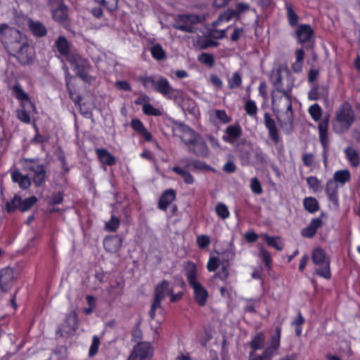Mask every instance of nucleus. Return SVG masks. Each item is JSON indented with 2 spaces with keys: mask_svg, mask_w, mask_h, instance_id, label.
Here are the masks:
<instances>
[{
  "mask_svg": "<svg viewBox=\"0 0 360 360\" xmlns=\"http://www.w3.org/2000/svg\"><path fill=\"white\" fill-rule=\"evenodd\" d=\"M0 40L8 54L15 58L19 63L25 65L32 63L34 48L30 44L27 36L18 29L6 23L1 24Z\"/></svg>",
  "mask_w": 360,
  "mask_h": 360,
  "instance_id": "nucleus-1",
  "label": "nucleus"
},
{
  "mask_svg": "<svg viewBox=\"0 0 360 360\" xmlns=\"http://www.w3.org/2000/svg\"><path fill=\"white\" fill-rule=\"evenodd\" d=\"M290 91H272L271 108L282 130L290 134L294 129V112Z\"/></svg>",
  "mask_w": 360,
  "mask_h": 360,
  "instance_id": "nucleus-2",
  "label": "nucleus"
},
{
  "mask_svg": "<svg viewBox=\"0 0 360 360\" xmlns=\"http://www.w3.org/2000/svg\"><path fill=\"white\" fill-rule=\"evenodd\" d=\"M187 281L193 291V300L199 307H205L208 301L209 293L205 286L198 281L197 277V267L192 262H187L185 264Z\"/></svg>",
  "mask_w": 360,
  "mask_h": 360,
  "instance_id": "nucleus-3",
  "label": "nucleus"
},
{
  "mask_svg": "<svg viewBox=\"0 0 360 360\" xmlns=\"http://www.w3.org/2000/svg\"><path fill=\"white\" fill-rule=\"evenodd\" d=\"M355 120V113L350 103L345 102L335 112L332 122L333 129L336 134H344L348 131Z\"/></svg>",
  "mask_w": 360,
  "mask_h": 360,
  "instance_id": "nucleus-4",
  "label": "nucleus"
},
{
  "mask_svg": "<svg viewBox=\"0 0 360 360\" xmlns=\"http://www.w3.org/2000/svg\"><path fill=\"white\" fill-rule=\"evenodd\" d=\"M311 259L313 263L316 266L315 268V274L326 279L330 278V260L326 252L321 248H316L312 250Z\"/></svg>",
  "mask_w": 360,
  "mask_h": 360,
  "instance_id": "nucleus-5",
  "label": "nucleus"
},
{
  "mask_svg": "<svg viewBox=\"0 0 360 360\" xmlns=\"http://www.w3.org/2000/svg\"><path fill=\"white\" fill-rule=\"evenodd\" d=\"M65 60L70 65L72 70L76 72L77 75L83 81L86 82L91 81V77L86 72L89 63L79 53L73 51Z\"/></svg>",
  "mask_w": 360,
  "mask_h": 360,
  "instance_id": "nucleus-6",
  "label": "nucleus"
},
{
  "mask_svg": "<svg viewBox=\"0 0 360 360\" xmlns=\"http://www.w3.org/2000/svg\"><path fill=\"white\" fill-rule=\"evenodd\" d=\"M172 131L173 136L180 138L188 148L200 136L189 126L180 122H174Z\"/></svg>",
  "mask_w": 360,
  "mask_h": 360,
  "instance_id": "nucleus-7",
  "label": "nucleus"
},
{
  "mask_svg": "<svg viewBox=\"0 0 360 360\" xmlns=\"http://www.w3.org/2000/svg\"><path fill=\"white\" fill-rule=\"evenodd\" d=\"M170 290V283L166 280L162 281L155 287L153 302L149 311L150 317L152 319H154L155 316L156 309L161 308V302L165 298L167 295H169Z\"/></svg>",
  "mask_w": 360,
  "mask_h": 360,
  "instance_id": "nucleus-8",
  "label": "nucleus"
},
{
  "mask_svg": "<svg viewBox=\"0 0 360 360\" xmlns=\"http://www.w3.org/2000/svg\"><path fill=\"white\" fill-rule=\"evenodd\" d=\"M48 6L55 22L65 24L68 21V8L62 0H49Z\"/></svg>",
  "mask_w": 360,
  "mask_h": 360,
  "instance_id": "nucleus-9",
  "label": "nucleus"
},
{
  "mask_svg": "<svg viewBox=\"0 0 360 360\" xmlns=\"http://www.w3.org/2000/svg\"><path fill=\"white\" fill-rule=\"evenodd\" d=\"M294 32V37L298 44L302 45L311 44L314 45V30L309 24H300L297 26Z\"/></svg>",
  "mask_w": 360,
  "mask_h": 360,
  "instance_id": "nucleus-10",
  "label": "nucleus"
},
{
  "mask_svg": "<svg viewBox=\"0 0 360 360\" xmlns=\"http://www.w3.org/2000/svg\"><path fill=\"white\" fill-rule=\"evenodd\" d=\"M165 96L173 98L174 101L179 105L183 110L191 112L194 110L195 101L188 98L185 91H161Z\"/></svg>",
  "mask_w": 360,
  "mask_h": 360,
  "instance_id": "nucleus-11",
  "label": "nucleus"
},
{
  "mask_svg": "<svg viewBox=\"0 0 360 360\" xmlns=\"http://www.w3.org/2000/svg\"><path fill=\"white\" fill-rule=\"evenodd\" d=\"M329 116L325 117L318 124L319 136L320 143L323 147V158L325 164L327 162L328 150L330 141L328 138Z\"/></svg>",
  "mask_w": 360,
  "mask_h": 360,
  "instance_id": "nucleus-12",
  "label": "nucleus"
},
{
  "mask_svg": "<svg viewBox=\"0 0 360 360\" xmlns=\"http://www.w3.org/2000/svg\"><path fill=\"white\" fill-rule=\"evenodd\" d=\"M281 325H279L271 333L268 345L263 351L264 356L272 358L276 354L281 345Z\"/></svg>",
  "mask_w": 360,
  "mask_h": 360,
  "instance_id": "nucleus-13",
  "label": "nucleus"
},
{
  "mask_svg": "<svg viewBox=\"0 0 360 360\" xmlns=\"http://www.w3.org/2000/svg\"><path fill=\"white\" fill-rule=\"evenodd\" d=\"M78 329V315L75 311L68 314L64 321L59 326L61 335H72Z\"/></svg>",
  "mask_w": 360,
  "mask_h": 360,
  "instance_id": "nucleus-14",
  "label": "nucleus"
},
{
  "mask_svg": "<svg viewBox=\"0 0 360 360\" xmlns=\"http://www.w3.org/2000/svg\"><path fill=\"white\" fill-rule=\"evenodd\" d=\"M178 20L174 24V27L178 30L193 33L194 28L192 23H195L198 20L197 15L180 14L177 16Z\"/></svg>",
  "mask_w": 360,
  "mask_h": 360,
  "instance_id": "nucleus-15",
  "label": "nucleus"
},
{
  "mask_svg": "<svg viewBox=\"0 0 360 360\" xmlns=\"http://www.w3.org/2000/svg\"><path fill=\"white\" fill-rule=\"evenodd\" d=\"M53 51L58 53V57L62 61L66 59L73 51H71L70 44L63 35H60L54 42Z\"/></svg>",
  "mask_w": 360,
  "mask_h": 360,
  "instance_id": "nucleus-16",
  "label": "nucleus"
},
{
  "mask_svg": "<svg viewBox=\"0 0 360 360\" xmlns=\"http://www.w3.org/2000/svg\"><path fill=\"white\" fill-rule=\"evenodd\" d=\"M153 355V349L148 342H141L136 345L128 360H143Z\"/></svg>",
  "mask_w": 360,
  "mask_h": 360,
  "instance_id": "nucleus-17",
  "label": "nucleus"
},
{
  "mask_svg": "<svg viewBox=\"0 0 360 360\" xmlns=\"http://www.w3.org/2000/svg\"><path fill=\"white\" fill-rule=\"evenodd\" d=\"M188 152L200 158H207L210 155L209 148L201 135L188 148Z\"/></svg>",
  "mask_w": 360,
  "mask_h": 360,
  "instance_id": "nucleus-18",
  "label": "nucleus"
},
{
  "mask_svg": "<svg viewBox=\"0 0 360 360\" xmlns=\"http://www.w3.org/2000/svg\"><path fill=\"white\" fill-rule=\"evenodd\" d=\"M27 25L29 31L35 38H43L47 35L48 29L46 25L39 20H35L32 18H28L27 19Z\"/></svg>",
  "mask_w": 360,
  "mask_h": 360,
  "instance_id": "nucleus-19",
  "label": "nucleus"
},
{
  "mask_svg": "<svg viewBox=\"0 0 360 360\" xmlns=\"http://www.w3.org/2000/svg\"><path fill=\"white\" fill-rule=\"evenodd\" d=\"M243 134V129L238 123L228 126L222 136L226 143L233 144Z\"/></svg>",
  "mask_w": 360,
  "mask_h": 360,
  "instance_id": "nucleus-20",
  "label": "nucleus"
},
{
  "mask_svg": "<svg viewBox=\"0 0 360 360\" xmlns=\"http://www.w3.org/2000/svg\"><path fill=\"white\" fill-rule=\"evenodd\" d=\"M264 122L266 128L268 129L270 139L275 144H278L281 139L275 120L271 117L269 113L265 112L264 115Z\"/></svg>",
  "mask_w": 360,
  "mask_h": 360,
  "instance_id": "nucleus-21",
  "label": "nucleus"
},
{
  "mask_svg": "<svg viewBox=\"0 0 360 360\" xmlns=\"http://www.w3.org/2000/svg\"><path fill=\"white\" fill-rule=\"evenodd\" d=\"M14 281V273L9 267L0 271V288L3 292H8L12 287Z\"/></svg>",
  "mask_w": 360,
  "mask_h": 360,
  "instance_id": "nucleus-22",
  "label": "nucleus"
},
{
  "mask_svg": "<svg viewBox=\"0 0 360 360\" xmlns=\"http://www.w3.org/2000/svg\"><path fill=\"white\" fill-rule=\"evenodd\" d=\"M69 95L75 104L79 106L82 114L85 116L91 115V110L86 107L87 102L84 101L85 98L79 94V91H69Z\"/></svg>",
  "mask_w": 360,
  "mask_h": 360,
  "instance_id": "nucleus-23",
  "label": "nucleus"
},
{
  "mask_svg": "<svg viewBox=\"0 0 360 360\" xmlns=\"http://www.w3.org/2000/svg\"><path fill=\"white\" fill-rule=\"evenodd\" d=\"M285 10L287 20L290 27L295 28L298 26L300 17L294 9L293 4L290 1L285 2Z\"/></svg>",
  "mask_w": 360,
  "mask_h": 360,
  "instance_id": "nucleus-24",
  "label": "nucleus"
},
{
  "mask_svg": "<svg viewBox=\"0 0 360 360\" xmlns=\"http://www.w3.org/2000/svg\"><path fill=\"white\" fill-rule=\"evenodd\" d=\"M322 224L323 221L320 218L313 219L307 227L302 229V236L307 238H313L315 236L318 229L322 226Z\"/></svg>",
  "mask_w": 360,
  "mask_h": 360,
  "instance_id": "nucleus-25",
  "label": "nucleus"
},
{
  "mask_svg": "<svg viewBox=\"0 0 360 360\" xmlns=\"http://www.w3.org/2000/svg\"><path fill=\"white\" fill-rule=\"evenodd\" d=\"M11 179L13 182L18 183L19 187L23 190L28 188L32 184L31 179L28 175H23L18 169L11 172Z\"/></svg>",
  "mask_w": 360,
  "mask_h": 360,
  "instance_id": "nucleus-26",
  "label": "nucleus"
},
{
  "mask_svg": "<svg viewBox=\"0 0 360 360\" xmlns=\"http://www.w3.org/2000/svg\"><path fill=\"white\" fill-rule=\"evenodd\" d=\"M175 191L173 189H167L160 198L158 208L162 211H166L168 206L175 200Z\"/></svg>",
  "mask_w": 360,
  "mask_h": 360,
  "instance_id": "nucleus-27",
  "label": "nucleus"
},
{
  "mask_svg": "<svg viewBox=\"0 0 360 360\" xmlns=\"http://www.w3.org/2000/svg\"><path fill=\"white\" fill-rule=\"evenodd\" d=\"M14 96L20 101L21 108L37 113L34 103L25 91H15Z\"/></svg>",
  "mask_w": 360,
  "mask_h": 360,
  "instance_id": "nucleus-28",
  "label": "nucleus"
},
{
  "mask_svg": "<svg viewBox=\"0 0 360 360\" xmlns=\"http://www.w3.org/2000/svg\"><path fill=\"white\" fill-rule=\"evenodd\" d=\"M96 154L100 162L108 166H113L116 163L115 158L105 148H96Z\"/></svg>",
  "mask_w": 360,
  "mask_h": 360,
  "instance_id": "nucleus-29",
  "label": "nucleus"
},
{
  "mask_svg": "<svg viewBox=\"0 0 360 360\" xmlns=\"http://www.w3.org/2000/svg\"><path fill=\"white\" fill-rule=\"evenodd\" d=\"M131 127L139 135L143 136L146 141H152V134L144 127L143 122L139 119H133L131 122Z\"/></svg>",
  "mask_w": 360,
  "mask_h": 360,
  "instance_id": "nucleus-30",
  "label": "nucleus"
},
{
  "mask_svg": "<svg viewBox=\"0 0 360 360\" xmlns=\"http://www.w3.org/2000/svg\"><path fill=\"white\" fill-rule=\"evenodd\" d=\"M20 164L24 171L32 172L33 174L37 172L36 168H39L41 165L38 158H22L20 160Z\"/></svg>",
  "mask_w": 360,
  "mask_h": 360,
  "instance_id": "nucleus-31",
  "label": "nucleus"
},
{
  "mask_svg": "<svg viewBox=\"0 0 360 360\" xmlns=\"http://www.w3.org/2000/svg\"><path fill=\"white\" fill-rule=\"evenodd\" d=\"M121 242L117 236H107L103 240V246L108 252H115L120 250Z\"/></svg>",
  "mask_w": 360,
  "mask_h": 360,
  "instance_id": "nucleus-32",
  "label": "nucleus"
},
{
  "mask_svg": "<svg viewBox=\"0 0 360 360\" xmlns=\"http://www.w3.org/2000/svg\"><path fill=\"white\" fill-rule=\"evenodd\" d=\"M37 172L33 174L32 181L35 186L41 187L45 184L47 179V173L45 165L41 164L39 168H36Z\"/></svg>",
  "mask_w": 360,
  "mask_h": 360,
  "instance_id": "nucleus-33",
  "label": "nucleus"
},
{
  "mask_svg": "<svg viewBox=\"0 0 360 360\" xmlns=\"http://www.w3.org/2000/svg\"><path fill=\"white\" fill-rule=\"evenodd\" d=\"M269 246L274 248L277 250H282L283 248V243L278 236H270L266 233H261L259 236Z\"/></svg>",
  "mask_w": 360,
  "mask_h": 360,
  "instance_id": "nucleus-34",
  "label": "nucleus"
},
{
  "mask_svg": "<svg viewBox=\"0 0 360 360\" xmlns=\"http://www.w3.org/2000/svg\"><path fill=\"white\" fill-rule=\"evenodd\" d=\"M346 158L350 165L354 167H357L360 165V156L359 153L352 147H347L344 150Z\"/></svg>",
  "mask_w": 360,
  "mask_h": 360,
  "instance_id": "nucleus-35",
  "label": "nucleus"
},
{
  "mask_svg": "<svg viewBox=\"0 0 360 360\" xmlns=\"http://www.w3.org/2000/svg\"><path fill=\"white\" fill-rule=\"evenodd\" d=\"M265 340V334L263 332L257 333L250 342L251 352H255L257 350L262 349L264 346Z\"/></svg>",
  "mask_w": 360,
  "mask_h": 360,
  "instance_id": "nucleus-36",
  "label": "nucleus"
},
{
  "mask_svg": "<svg viewBox=\"0 0 360 360\" xmlns=\"http://www.w3.org/2000/svg\"><path fill=\"white\" fill-rule=\"evenodd\" d=\"M332 179L335 181L336 184H340V185L343 186L350 181V172L347 169L338 170L334 173L333 179Z\"/></svg>",
  "mask_w": 360,
  "mask_h": 360,
  "instance_id": "nucleus-37",
  "label": "nucleus"
},
{
  "mask_svg": "<svg viewBox=\"0 0 360 360\" xmlns=\"http://www.w3.org/2000/svg\"><path fill=\"white\" fill-rule=\"evenodd\" d=\"M172 171L175 174L181 176L186 184H193L194 183V177L186 169L180 167L179 166H174Z\"/></svg>",
  "mask_w": 360,
  "mask_h": 360,
  "instance_id": "nucleus-38",
  "label": "nucleus"
},
{
  "mask_svg": "<svg viewBox=\"0 0 360 360\" xmlns=\"http://www.w3.org/2000/svg\"><path fill=\"white\" fill-rule=\"evenodd\" d=\"M303 205L304 209L310 213H314L319 209L317 200L313 197H307L304 199Z\"/></svg>",
  "mask_w": 360,
  "mask_h": 360,
  "instance_id": "nucleus-39",
  "label": "nucleus"
},
{
  "mask_svg": "<svg viewBox=\"0 0 360 360\" xmlns=\"http://www.w3.org/2000/svg\"><path fill=\"white\" fill-rule=\"evenodd\" d=\"M241 83L242 78L238 72H235L228 77V86L231 89L239 88Z\"/></svg>",
  "mask_w": 360,
  "mask_h": 360,
  "instance_id": "nucleus-40",
  "label": "nucleus"
},
{
  "mask_svg": "<svg viewBox=\"0 0 360 360\" xmlns=\"http://www.w3.org/2000/svg\"><path fill=\"white\" fill-rule=\"evenodd\" d=\"M150 53L153 58L157 60H163L166 57V53L160 44H154L150 49Z\"/></svg>",
  "mask_w": 360,
  "mask_h": 360,
  "instance_id": "nucleus-41",
  "label": "nucleus"
},
{
  "mask_svg": "<svg viewBox=\"0 0 360 360\" xmlns=\"http://www.w3.org/2000/svg\"><path fill=\"white\" fill-rule=\"evenodd\" d=\"M37 201V198L32 195L25 200L20 198V210L21 212H26L29 210Z\"/></svg>",
  "mask_w": 360,
  "mask_h": 360,
  "instance_id": "nucleus-42",
  "label": "nucleus"
},
{
  "mask_svg": "<svg viewBox=\"0 0 360 360\" xmlns=\"http://www.w3.org/2000/svg\"><path fill=\"white\" fill-rule=\"evenodd\" d=\"M270 80L273 83L275 90H281L282 82V71L281 69H277L273 72L270 77Z\"/></svg>",
  "mask_w": 360,
  "mask_h": 360,
  "instance_id": "nucleus-43",
  "label": "nucleus"
},
{
  "mask_svg": "<svg viewBox=\"0 0 360 360\" xmlns=\"http://www.w3.org/2000/svg\"><path fill=\"white\" fill-rule=\"evenodd\" d=\"M20 197L18 195H15L14 198L11 200L6 202L5 205V210L7 212H12L16 210H20Z\"/></svg>",
  "mask_w": 360,
  "mask_h": 360,
  "instance_id": "nucleus-44",
  "label": "nucleus"
},
{
  "mask_svg": "<svg viewBox=\"0 0 360 360\" xmlns=\"http://www.w3.org/2000/svg\"><path fill=\"white\" fill-rule=\"evenodd\" d=\"M215 212L218 217L222 219H226L229 217L230 212L228 207L223 202H219L215 207Z\"/></svg>",
  "mask_w": 360,
  "mask_h": 360,
  "instance_id": "nucleus-45",
  "label": "nucleus"
},
{
  "mask_svg": "<svg viewBox=\"0 0 360 360\" xmlns=\"http://www.w3.org/2000/svg\"><path fill=\"white\" fill-rule=\"evenodd\" d=\"M259 257L262 259V262L264 263V265L267 269L271 268L272 259L270 253L265 250L263 246L259 248Z\"/></svg>",
  "mask_w": 360,
  "mask_h": 360,
  "instance_id": "nucleus-46",
  "label": "nucleus"
},
{
  "mask_svg": "<svg viewBox=\"0 0 360 360\" xmlns=\"http://www.w3.org/2000/svg\"><path fill=\"white\" fill-rule=\"evenodd\" d=\"M32 110H27L25 109H18L16 110L18 118L22 122L29 124L31 122Z\"/></svg>",
  "mask_w": 360,
  "mask_h": 360,
  "instance_id": "nucleus-47",
  "label": "nucleus"
},
{
  "mask_svg": "<svg viewBox=\"0 0 360 360\" xmlns=\"http://www.w3.org/2000/svg\"><path fill=\"white\" fill-rule=\"evenodd\" d=\"M233 253L225 251L220 253L217 259H219V263L221 266H230V260L233 258Z\"/></svg>",
  "mask_w": 360,
  "mask_h": 360,
  "instance_id": "nucleus-48",
  "label": "nucleus"
},
{
  "mask_svg": "<svg viewBox=\"0 0 360 360\" xmlns=\"http://www.w3.org/2000/svg\"><path fill=\"white\" fill-rule=\"evenodd\" d=\"M120 220L118 217L112 215L110 220L105 223V229L107 231L115 232L119 228Z\"/></svg>",
  "mask_w": 360,
  "mask_h": 360,
  "instance_id": "nucleus-49",
  "label": "nucleus"
},
{
  "mask_svg": "<svg viewBox=\"0 0 360 360\" xmlns=\"http://www.w3.org/2000/svg\"><path fill=\"white\" fill-rule=\"evenodd\" d=\"M142 110L147 115L160 116L162 114L160 109L155 108L148 102L143 104Z\"/></svg>",
  "mask_w": 360,
  "mask_h": 360,
  "instance_id": "nucleus-50",
  "label": "nucleus"
},
{
  "mask_svg": "<svg viewBox=\"0 0 360 360\" xmlns=\"http://www.w3.org/2000/svg\"><path fill=\"white\" fill-rule=\"evenodd\" d=\"M139 81L142 83L143 86L146 89H155L156 81L154 77L153 76H142L139 78Z\"/></svg>",
  "mask_w": 360,
  "mask_h": 360,
  "instance_id": "nucleus-51",
  "label": "nucleus"
},
{
  "mask_svg": "<svg viewBox=\"0 0 360 360\" xmlns=\"http://www.w3.org/2000/svg\"><path fill=\"white\" fill-rule=\"evenodd\" d=\"M309 113L314 121H319L322 115L321 108L319 104L315 103L309 107Z\"/></svg>",
  "mask_w": 360,
  "mask_h": 360,
  "instance_id": "nucleus-52",
  "label": "nucleus"
},
{
  "mask_svg": "<svg viewBox=\"0 0 360 360\" xmlns=\"http://www.w3.org/2000/svg\"><path fill=\"white\" fill-rule=\"evenodd\" d=\"M198 60L209 67H212L214 64V58L213 55L207 53H202L198 56Z\"/></svg>",
  "mask_w": 360,
  "mask_h": 360,
  "instance_id": "nucleus-53",
  "label": "nucleus"
},
{
  "mask_svg": "<svg viewBox=\"0 0 360 360\" xmlns=\"http://www.w3.org/2000/svg\"><path fill=\"white\" fill-rule=\"evenodd\" d=\"M101 345L100 339L97 335H94L92 338V342L89 350V356H94L98 350V347Z\"/></svg>",
  "mask_w": 360,
  "mask_h": 360,
  "instance_id": "nucleus-54",
  "label": "nucleus"
},
{
  "mask_svg": "<svg viewBox=\"0 0 360 360\" xmlns=\"http://www.w3.org/2000/svg\"><path fill=\"white\" fill-rule=\"evenodd\" d=\"M214 115L222 124H227L231 121V117L227 115L224 110H215Z\"/></svg>",
  "mask_w": 360,
  "mask_h": 360,
  "instance_id": "nucleus-55",
  "label": "nucleus"
},
{
  "mask_svg": "<svg viewBox=\"0 0 360 360\" xmlns=\"http://www.w3.org/2000/svg\"><path fill=\"white\" fill-rule=\"evenodd\" d=\"M309 187L314 191H318L320 188L321 182L316 176H309L306 179Z\"/></svg>",
  "mask_w": 360,
  "mask_h": 360,
  "instance_id": "nucleus-56",
  "label": "nucleus"
},
{
  "mask_svg": "<svg viewBox=\"0 0 360 360\" xmlns=\"http://www.w3.org/2000/svg\"><path fill=\"white\" fill-rule=\"evenodd\" d=\"M100 5H102L108 11L112 12L117 8L118 0H104V1H101Z\"/></svg>",
  "mask_w": 360,
  "mask_h": 360,
  "instance_id": "nucleus-57",
  "label": "nucleus"
},
{
  "mask_svg": "<svg viewBox=\"0 0 360 360\" xmlns=\"http://www.w3.org/2000/svg\"><path fill=\"white\" fill-rule=\"evenodd\" d=\"M250 188L253 193L259 195L262 193V185L257 177L251 179Z\"/></svg>",
  "mask_w": 360,
  "mask_h": 360,
  "instance_id": "nucleus-58",
  "label": "nucleus"
},
{
  "mask_svg": "<svg viewBox=\"0 0 360 360\" xmlns=\"http://www.w3.org/2000/svg\"><path fill=\"white\" fill-rule=\"evenodd\" d=\"M155 90H172L168 80L165 77L160 78L156 81Z\"/></svg>",
  "mask_w": 360,
  "mask_h": 360,
  "instance_id": "nucleus-59",
  "label": "nucleus"
},
{
  "mask_svg": "<svg viewBox=\"0 0 360 360\" xmlns=\"http://www.w3.org/2000/svg\"><path fill=\"white\" fill-rule=\"evenodd\" d=\"M229 266H221V270L215 274V277L219 278L222 281H226L229 276Z\"/></svg>",
  "mask_w": 360,
  "mask_h": 360,
  "instance_id": "nucleus-60",
  "label": "nucleus"
},
{
  "mask_svg": "<svg viewBox=\"0 0 360 360\" xmlns=\"http://www.w3.org/2000/svg\"><path fill=\"white\" fill-rule=\"evenodd\" d=\"M245 109L246 112L250 116L255 115L257 111V105L252 101H248L246 102Z\"/></svg>",
  "mask_w": 360,
  "mask_h": 360,
  "instance_id": "nucleus-61",
  "label": "nucleus"
},
{
  "mask_svg": "<svg viewBox=\"0 0 360 360\" xmlns=\"http://www.w3.org/2000/svg\"><path fill=\"white\" fill-rule=\"evenodd\" d=\"M219 266V259L216 257H211L207 264V269L209 271H215Z\"/></svg>",
  "mask_w": 360,
  "mask_h": 360,
  "instance_id": "nucleus-62",
  "label": "nucleus"
},
{
  "mask_svg": "<svg viewBox=\"0 0 360 360\" xmlns=\"http://www.w3.org/2000/svg\"><path fill=\"white\" fill-rule=\"evenodd\" d=\"M196 241L200 248H205L210 243V237L207 235H201L198 236Z\"/></svg>",
  "mask_w": 360,
  "mask_h": 360,
  "instance_id": "nucleus-63",
  "label": "nucleus"
},
{
  "mask_svg": "<svg viewBox=\"0 0 360 360\" xmlns=\"http://www.w3.org/2000/svg\"><path fill=\"white\" fill-rule=\"evenodd\" d=\"M302 160L306 167H310L314 163L315 157L312 153H304L302 155Z\"/></svg>",
  "mask_w": 360,
  "mask_h": 360,
  "instance_id": "nucleus-64",
  "label": "nucleus"
}]
</instances>
